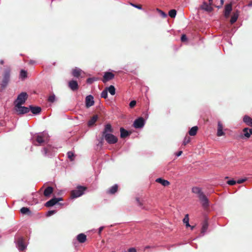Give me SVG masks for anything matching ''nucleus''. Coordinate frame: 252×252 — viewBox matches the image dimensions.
Returning <instances> with one entry per match:
<instances>
[{
  "instance_id": "obj_1",
  "label": "nucleus",
  "mask_w": 252,
  "mask_h": 252,
  "mask_svg": "<svg viewBox=\"0 0 252 252\" xmlns=\"http://www.w3.org/2000/svg\"><path fill=\"white\" fill-rule=\"evenodd\" d=\"M113 129L110 124H107L105 125L104 128L102 131V138L99 142V144H103V138H104L109 144H114L118 142L117 137L112 134Z\"/></svg>"
},
{
  "instance_id": "obj_2",
  "label": "nucleus",
  "mask_w": 252,
  "mask_h": 252,
  "mask_svg": "<svg viewBox=\"0 0 252 252\" xmlns=\"http://www.w3.org/2000/svg\"><path fill=\"white\" fill-rule=\"evenodd\" d=\"M32 138H35V141L37 143L33 141V144L37 146H41L43 143H47L49 141V136L46 131L36 133Z\"/></svg>"
},
{
  "instance_id": "obj_3",
  "label": "nucleus",
  "mask_w": 252,
  "mask_h": 252,
  "mask_svg": "<svg viewBox=\"0 0 252 252\" xmlns=\"http://www.w3.org/2000/svg\"><path fill=\"white\" fill-rule=\"evenodd\" d=\"M57 150V147H53L50 145H47L46 147L42 148L41 152L44 156L52 158L55 155Z\"/></svg>"
},
{
  "instance_id": "obj_4",
  "label": "nucleus",
  "mask_w": 252,
  "mask_h": 252,
  "mask_svg": "<svg viewBox=\"0 0 252 252\" xmlns=\"http://www.w3.org/2000/svg\"><path fill=\"white\" fill-rule=\"evenodd\" d=\"M10 77V68L7 67L5 69L3 75V79L0 84V87L2 89H4L8 84Z\"/></svg>"
},
{
  "instance_id": "obj_5",
  "label": "nucleus",
  "mask_w": 252,
  "mask_h": 252,
  "mask_svg": "<svg viewBox=\"0 0 252 252\" xmlns=\"http://www.w3.org/2000/svg\"><path fill=\"white\" fill-rule=\"evenodd\" d=\"M86 188L82 186H78L77 188L71 191V197L72 198H75L80 197L84 194Z\"/></svg>"
},
{
  "instance_id": "obj_6",
  "label": "nucleus",
  "mask_w": 252,
  "mask_h": 252,
  "mask_svg": "<svg viewBox=\"0 0 252 252\" xmlns=\"http://www.w3.org/2000/svg\"><path fill=\"white\" fill-rule=\"evenodd\" d=\"M28 95L26 92H22L17 96V99L15 100L14 105L24 104L27 99Z\"/></svg>"
},
{
  "instance_id": "obj_7",
  "label": "nucleus",
  "mask_w": 252,
  "mask_h": 252,
  "mask_svg": "<svg viewBox=\"0 0 252 252\" xmlns=\"http://www.w3.org/2000/svg\"><path fill=\"white\" fill-rule=\"evenodd\" d=\"M23 104L14 105V110L18 115H23L30 112V108L23 106Z\"/></svg>"
},
{
  "instance_id": "obj_8",
  "label": "nucleus",
  "mask_w": 252,
  "mask_h": 252,
  "mask_svg": "<svg viewBox=\"0 0 252 252\" xmlns=\"http://www.w3.org/2000/svg\"><path fill=\"white\" fill-rule=\"evenodd\" d=\"M146 124V120L142 117H139L133 122V126L136 129L142 128Z\"/></svg>"
},
{
  "instance_id": "obj_9",
  "label": "nucleus",
  "mask_w": 252,
  "mask_h": 252,
  "mask_svg": "<svg viewBox=\"0 0 252 252\" xmlns=\"http://www.w3.org/2000/svg\"><path fill=\"white\" fill-rule=\"evenodd\" d=\"M16 247L19 251H24L27 248L26 245L24 243V239L23 237H19L15 241Z\"/></svg>"
},
{
  "instance_id": "obj_10",
  "label": "nucleus",
  "mask_w": 252,
  "mask_h": 252,
  "mask_svg": "<svg viewBox=\"0 0 252 252\" xmlns=\"http://www.w3.org/2000/svg\"><path fill=\"white\" fill-rule=\"evenodd\" d=\"M87 240V237L84 233H80L77 235L76 239H74L72 241V243L74 245L76 244L77 241L80 243H83Z\"/></svg>"
},
{
  "instance_id": "obj_11",
  "label": "nucleus",
  "mask_w": 252,
  "mask_h": 252,
  "mask_svg": "<svg viewBox=\"0 0 252 252\" xmlns=\"http://www.w3.org/2000/svg\"><path fill=\"white\" fill-rule=\"evenodd\" d=\"M94 101L92 95H88L85 98V105L87 108H89L94 105Z\"/></svg>"
},
{
  "instance_id": "obj_12",
  "label": "nucleus",
  "mask_w": 252,
  "mask_h": 252,
  "mask_svg": "<svg viewBox=\"0 0 252 252\" xmlns=\"http://www.w3.org/2000/svg\"><path fill=\"white\" fill-rule=\"evenodd\" d=\"M211 2L208 4L206 2L204 1L202 3V4L200 6V8L202 10H203L208 12H210L213 10V8L211 6Z\"/></svg>"
},
{
  "instance_id": "obj_13",
  "label": "nucleus",
  "mask_w": 252,
  "mask_h": 252,
  "mask_svg": "<svg viewBox=\"0 0 252 252\" xmlns=\"http://www.w3.org/2000/svg\"><path fill=\"white\" fill-rule=\"evenodd\" d=\"M114 74L110 72H105L104 74L102 82L105 83L113 79L114 78Z\"/></svg>"
},
{
  "instance_id": "obj_14",
  "label": "nucleus",
  "mask_w": 252,
  "mask_h": 252,
  "mask_svg": "<svg viewBox=\"0 0 252 252\" xmlns=\"http://www.w3.org/2000/svg\"><path fill=\"white\" fill-rule=\"evenodd\" d=\"M199 198L203 207L206 208L209 206V200L204 194H202Z\"/></svg>"
},
{
  "instance_id": "obj_15",
  "label": "nucleus",
  "mask_w": 252,
  "mask_h": 252,
  "mask_svg": "<svg viewBox=\"0 0 252 252\" xmlns=\"http://www.w3.org/2000/svg\"><path fill=\"white\" fill-rule=\"evenodd\" d=\"M208 222L207 221V220H205L202 223V227H201V236H204L208 229Z\"/></svg>"
},
{
  "instance_id": "obj_16",
  "label": "nucleus",
  "mask_w": 252,
  "mask_h": 252,
  "mask_svg": "<svg viewBox=\"0 0 252 252\" xmlns=\"http://www.w3.org/2000/svg\"><path fill=\"white\" fill-rule=\"evenodd\" d=\"M29 108H30V111L31 110L32 113L34 115L39 114L41 111V108L39 106L34 107L32 105H30Z\"/></svg>"
},
{
  "instance_id": "obj_17",
  "label": "nucleus",
  "mask_w": 252,
  "mask_h": 252,
  "mask_svg": "<svg viewBox=\"0 0 252 252\" xmlns=\"http://www.w3.org/2000/svg\"><path fill=\"white\" fill-rule=\"evenodd\" d=\"M82 73H84V72L78 67H75L72 70V74L75 77L79 78L81 76Z\"/></svg>"
},
{
  "instance_id": "obj_18",
  "label": "nucleus",
  "mask_w": 252,
  "mask_h": 252,
  "mask_svg": "<svg viewBox=\"0 0 252 252\" xmlns=\"http://www.w3.org/2000/svg\"><path fill=\"white\" fill-rule=\"evenodd\" d=\"M232 9V4L231 3L227 4L225 5L224 15L226 18H227L229 16Z\"/></svg>"
},
{
  "instance_id": "obj_19",
  "label": "nucleus",
  "mask_w": 252,
  "mask_h": 252,
  "mask_svg": "<svg viewBox=\"0 0 252 252\" xmlns=\"http://www.w3.org/2000/svg\"><path fill=\"white\" fill-rule=\"evenodd\" d=\"M69 87L72 91H76L78 89V85L77 81L75 80H71L68 83Z\"/></svg>"
},
{
  "instance_id": "obj_20",
  "label": "nucleus",
  "mask_w": 252,
  "mask_h": 252,
  "mask_svg": "<svg viewBox=\"0 0 252 252\" xmlns=\"http://www.w3.org/2000/svg\"><path fill=\"white\" fill-rule=\"evenodd\" d=\"M118 186L117 184H115L107 190V193L109 194H114L118 190Z\"/></svg>"
},
{
  "instance_id": "obj_21",
  "label": "nucleus",
  "mask_w": 252,
  "mask_h": 252,
  "mask_svg": "<svg viewBox=\"0 0 252 252\" xmlns=\"http://www.w3.org/2000/svg\"><path fill=\"white\" fill-rule=\"evenodd\" d=\"M243 136L249 138L252 135V128L245 127L243 129Z\"/></svg>"
},
{
  "instance_id": "obj_22",
  "label": "nucleus",
  "mask_w": 252,
  "mask_h": 252,
  "mask_svg": "<svg viewBox=\"0 0 252 252\" xmlns=\"http://www.w3.org/2000/svg\"><path fill=\"white\" fill-rule=\"evenodd\" d=\"M120 136L122 138H125L126 137L130 135V132L125 129L123 127H121L120 129Z\"/></svg>"
},
{
  "instance_id": "obj_23",
  "label": "nucleus",
  "mask_w": 252,
  "mask_h": 252,
  "mask_svg": "<svg viewBox=\"0 0 252 252\" xmlns=\"http://www.w3.org/2000/svg\"><path fill=\"white\" fill-rule=\"evenodd\" d=\"M192 191L193 193L197 194L198 195V198H199L202 194H204V193L202 192L201 189L199 187L192 188Z\"/></svg>"
},
{
  "instance_id": "obj_24",
  "label": "nucleus",
  "mask_w": 252,
  "mask_h": 252,
  "mask_svg": "<svg viewBox=\"0 0 252 252\" xmlns=\"http://www.w3.org/2000/svg\"><path fill=\"white\" fill-rule=\"evenodd\" d=\"M243 122L248 126H252V118L248 115H245L243 117Z\"/></svg>"
},
{
  "instance_id": "obj_25",
  "label": "nucleus",
  "mask_w": 252,
  "mask_h": 252,
  "mask_svg": "<svg viewBox=\"0 0 252 252\" xmlns=\"http://www.w3.org/2000/svg\"><path fill=\"white\" fill-rule=\"evenodd\" d=\"M156 181L157 183L161 184L164 187L168 186L170 184V182L168 181L164 180L161 178L157 179Z\"/></svg>"
},
{
  "instance_id": "obj_26",
  "label": "nucleus",
  "mask_w": 252,
  "mask_h": 252,
  "mask_svg": "<svg viewBox=\"0 0 252 252\" xmlns=\"http://www.w3.org/2000/svg\"><path fill=\"white\" fill-rule=\"evenodd\" d=\"M98 119L97 115H94L88 122V125L91 127L93 126Z\"/></svg>"
},
{
  "instance_id": "obj_27",
  "label": "nucleus",
  "mask_w": 252,
  "mask_h": 252,
  "mask_svg": "<svg viewBox=\"0 0 252 252\" xmlns=\"http://www.w3.org/2000/svg\"><path fill=\"white\" fill-rule=\"evenodd\" d=\"M56 200V197L53 198L52 199H50V200L46 202V203L45 204V206L47 207H49L55 205L57 203V201Z\"/></svg>"
},
{
  "instance_id": "obj_28",
  "label": "nucleus",
  "mask_w": 252,
  "mask_h": 252,
  "mask_svg": "<svg viewBox=\"0 0 252 252\" xmlns=\"http://www.w3.org/2000/svg\"><path fill=\"white\" fill-rule=\"evenodd\" d=\"M239 15V12L237 10L235 12L233 13L232 16H231V19H230V23L231 24H233L235 22H236L237 20L238 17Z\"/></svg>"
},
{
  "instance_id": "obj_29",
  "label": "nucleus",
  "mask_w": 252,
  "mask_h": 252,
  "mask_svg": "<svg viewBox=\"0 0 252 252\" xmlns=\"http://www.w3.org/2000/svg\"><path fill=\"white\" fill-rule=\"evenodd\" d=\"M53 189L51 187H48L44 191V195L46 196H49L53 192Z\"/></svg>"
},
{
  "instance_id": "obj_30",
  "label": "nucleus",
  "mask_w": 252,
  "mask_h": 252,
  "mask_svg": "<svg viewBox=\"0 0 252 252\" xmlns=\"http://www.w3.org/2000/svg\"><path fill=\"white\" fill-rule=\"evenodd\" d=\"M197 130L198 127L197 126H193L189 131V134L190 136H194L196 134Z\"/></svg>"
},
{
  "instance_id": "obj_31",
  "label": "nucleus",
  "mask_w": 252,
  "mask_h": 252,
  "mask_svg": "<svg viewBox=\"0 0 252 252\" xmlns=\"http://www.w3.org/2000/svg\"><path fill=\"white\" fill-rule=\"evenodd\" d=\"M27 77V72L23 69L20 71L19 78L22 80H24Z\"/></svg>"
},
{
  "instance_id": "obj_32",
  "label": "nucleus",
  "mask_w": 252,
  "mask_h": 252,
  "mask_svg": "<svg viewBox=\"0 0 252 252\" xmlns=\"http://www.w3.org/2000/svg\"><path fill=\"white\" fill-rule=\"evenodd\" d=\"M106 89L111 95H113L115 94V88L114 86L111 85Z\"/></svg>"
},
{
  "instance_id": "obj_33",
  "label": "nucleus",
  "mask_w": 252,
  "mask_h": 252,
  "mask_svg": "<svg viewBox=\"0 0 252 252\" xmlns=\"http://www.w3.org/2000/svg\"><path fill=\"white\" fill-rule=\"evenodd\" d=\"M183 222L185 223L186 227H188V226H190V225L189 223V215H186L184 219H183Z\"/></svg>"
},
{
  "instance_id": "obj_34",
  "label": "nucleus",
  "mask_w": 252,
  "mask_h": 252,
  "mask_svg": "<svg viewBox=\"0 0 252 252\" xmlns=\"http://www.w3.org/2000/svg\"><path fill=\"white\" fill-rule=\"evenodd\" d=\"M20 212L22 214H26L31 213L30 209L27 207H22L20 210Z\"/></svg>"
},
{
  "instance_id": "obj_35",
  "label": "nucleus",
  "mask_w": 252,
  "mask_h": 252,
  "mask_svg": "<svg viewBox=\"0 0 252 252\" xmlns=\"http://www.w3.org/2000/svg\"><path fill=\"white\" fill-rule=\"evenodd\" d=\"M67 156L68 158L71 160L73 161L74 160V154L71 151H69L67 153Z\"/></svg>"
},
{
  "instance_id": "obj_36",
  "label": "nucleus",
  "mask_w": 252,
  "mask_h": 252,
  "mask_svg": "<svg viewBox=\"0 0 252 252\" xmlns=\"http://www.w3.org/2000/svg\"><path fill=\"white\" fill-rule=\"evenodd\" d=\"M136 200L138 206L142 208H144V207H143V201H143V200H141L139 198L137 197L136 198Z\"/></svg>"
},
{
  "instance_id": "obj_37",
  "label": "nucleus",
  "mask_w": 252,
  "mask_h": 252,
  "mask_svg": "<svg viewBox=\"0 0 252 252\" xmlns=\"http://www.w3.org/2000/svg\"><path fill=\"white\" fill-rule=\"evenodd\" d=\"M168 14L171 18H175L176 15V11L175 9H171L169 11Z\"/></svg>"
},
{
  "instance_id": "obj_38",
  "label": "nucleus",
  "mask_w": 252,
  "mask_h": 252,
  "mask_svg": "<svg viewBox=\"0 0 252 252\" xmlns=\"http://www.w3.org/2000/svg\"><path fill=\"white\" fill-rule=\"evenodd\" d=\"M108 95V91L107 89L104 90L101 93V97L104 98H106Z\"/></svg>"
},
{
  "instance_id": "obj_39",
  "label": "nucleus",
  "mask_w": 252,
  "mask_h": 252,
  "mask_svg": "<svg viewBox=\"0 0 252 252\" xmlns=\"http://www.w3.org/2000/svg\"><path fill=\"white\" fill-rule=\"evenodd\" d=\"M57 212V211L55 210H50V211H48L47 213H46V216L47 217H50L52 215L56 214Z\"/></svg>"
},
{
  "instance_id": "obj_40",
  "label": "nucleus",
  "mask_w": 252,
  "mask_h": 252,
  "mask_svg": "<svg viewBox=\"0 0 252 252\" xmlns=\"http://www.w3.org/2000/svg\"><path fill=\"white\" fill-rule=\"evenodd\" d=\"M56 96L54 94H53L49 96L48 97V101L50 102H54L55 101Z\"/></svg>"
},
{
  "instance_id": "obj_41",
  "label": "nucleus",
  "mask_w": 252,
  "mask_h": 252,
  "mask_svg": "<svg viewBox=\"0 0 252 252\" xmlns=\"http://www.w3.org/2000/svg\"><path fill=\"white\" fill-rule=\"evenodd\" d=\"M190 137H189V136H186L184 138V141H183V144L184 145H186L187 144H188L190 142Z\"/></svg>"
},
{
  "instance_id": "obj_42",
  "label": "nucleus",
  "mask_w": 252,
  "mask_h": 252,
  "mask_svg": "<svg viewBox=\"0 0 252 252\" xmlns=\"http://www.w3.org/2000/svg\"><path fill=\"white\" fill-rule=\"evenodd\" d=\"M217 135L218 136H221L224 135V133L223 131V129H217Z\"/></svg>"
},
{
  "instance_id": "obj_43",
  "label": "nucleus",
  "mask_w": 252,
  "mask_h": 252,
  "mask_svg": "<svg viewBox=\"0 0 252 252\" xmlns=\"http://www.w3.org/2000/svg\"><path fill=\"white\" fill-rule=\"evenodd\" d=\"M157 10L163 18L166 17L167 14L165 12L158 8Z\"/></svg>"
},
{
  "instance_id": "obj_44",
  "label": "nucleus",
  "mask_w": 252,
  "mask_h": 252,
  "mask_svg": "<svg viewBox=\"0 0 252 252\" xmlns=\"http://www.w3.org/2000/svg\"><path fill=\"white\" fill-rule=\"evenodd\" d=\"M95 80H96L94 78H89L87 80V83L88 84H91L93 83Z\"/></svg>"
},
{
  "instance_id": "obj_45",
  "label": "nucleus",
  "mask_w": 252,
  "mask_h": 252,
  "mask_svg": "<svg viewBox=\"0 0 252 252\" xmlns=\"http://www.w3.org/2000/svg\"><path fill=\"white\" fill-rule=\"evenodd\" d=\"M236 183H237V182L236 181H235L234 180H230L227 182V184L231 185V186L234 185Z\"/></svg>"
},
{
  "instance_id": "obj_46",
  "label": "nucleus",
  "mask_w": 252,
  "mask_h": 252,
  "mask_svg": "<svg viewBox=\"0 0 252 252\" xmlns=\"http://www.w3.org/2000/svg\"><path fill=\"white\" fill-rule=\"evenodd\" d=\"M136 104V102L135 100H132L130 102L129 105L130 108H133L135 106Z\"/></svg>"
},
{
  "instance_id": "obj_47",
  "label": "nucleus",
  "mask_w": 252,
  "mask_h": 252,
  "mask_svg": "<svg viewBox=\"0 0 252 252\" xmlns=\"http://www.w3.org/2000/svg\"><path fill=\"white\" fill-rule=\"evenodd\" d=\"M181 40L182 42H185L187 41L188 38L185 34H183L181 36Z\"/></svg>"
},
{
  "instance_id": "obj_48",
  "label": "nucleus",
  "mask_w": 252,
  "mask_h": 252,
  "mask_svg": "<svg viewBox=\"0 0 252 252\" xmlns=\"http://www.w3.org/2000/svg\"><path fill=\"white\" fill-rule=\"evenodd\" d=\"M218 129H223V125L220 121L218 123Z\"/></svg>"
},
{
  "instance_id": "obj_49",
  "label": "nucleus",
  "mask_w": 252,
  "mask_h": 252,
  "mask_svg": "<svg viewBox=\"0 0 252 252\" xmlns=\"http://www.w3.org/2000/svg\"><path fill=\"white\" fill-rule=\"evenodd\" d=\"M246 180H247V178H244V179H239V180H237L236 182H237V183H238V184H241V183H243V182H245Z\"/></svg>"
},
{
  "instance_id": "obj_50",
  "label": "nucleus",
  "mask_w": 252,
  "mask_h": 252,
  "mask_svg": "<svg viewBox=\"0 0 252 252\" xmlns=\"http://www.w3.org/2000/svg\"><path fill=\"white\" fill-rule=\"evenodd\" d=\"M104 226H100L99 228H98V233L99 235H101V232L103 230V229H104Z\"/></svg>"
},
{
  "instance_id": "obj_51",
  "label": "nucleus",
  "mask_w": 252,
  "mask_h": 252,
  "mask_svg": "<svg viewBox=\"0 0 252 252\" xmlns=\"http://www.w3.org/2000/svg\"><path fill=\"white\" fill-rule=\"evenodd\" d=\"M128 252H136V250L134 248H131L128 249Z\"/></svg>"
},
{
  "instance_id": "obj_52",
  "label": "nucleus",
  "mask_w": 252,
  "mask_h": 252,
  "mask_svg": "<svg viewBox=\"0 0 252 252\" xmlns=\"http://www.w3.org/2000/svg\"><path fill=\"white\" fill-rule=\"evenodd\" d=\"M133 7L135 8H136L138 9H140V10L142 9V7L140 5L135 4V5H133Z\"/></svg>"
},
{
  "instance_id": "obj_53",
  "label": "nucleus",
  "mask_w": 252,
  "mask_h": 252,
  "mask_svg": "<svg viewBox=\"0 0 252 252\" xmlns=\"http://www.w3.org/2000/svg\"><path fill=\"white\" fill-rule=\"evenodd\" d=\"M223 3H224V0H220V5L219 6H217V7L219 8H220V7H221L222 5L223 4Z\"/></svg>"
},
{
  "instance_id": "obj_54",
  "label": "nucleus",
  "mask_w": 252,
  "mask_h": 252,
  "mask_svg": "<svg viewBox=\"0 0 252 252\" xmlns=\"http://www.w3.org/2000/svg\"><path fill=\"white\" fill-rule=\"evenodd\" d=\"M182 154V151H179L178 153H176V156L179 157Z\"/></svg>"
},
{
  "instance_id": "obj_55",
  "label": "nucleus",
  "mask_w": 252,
  "mask_h": 252,
  "mask_svg": "<svg viewBox=\"0 0 252 252\" xmlns=\"http://www.w3.org/2000/svg\"><path fill=\"white\" fill-rule=\"evenodd\" d=\"M56 200L57 201V203H58L59 201L63 200V198L62 197L56 198Z\"/></svg>"
},
{
  "instance_id": "obj_56",
  "label": "nucleus",
  "mask_w": 252,
  "mask_h": 252,
  "mask_svg": "<svg viewBox=\"0 0 252 252\" xmlns=\"http://www.w3.org/2000/svg\"><path fill=\"white\" fill-rule=\"evenodd\" d=\"M248 6H250V7H252V1L250 2L248 5Z\"/></svg>"
},
{
  "instance_id": "obj_57",
  "label": "nucleus",
  "mask_w": 252,
  "mask_h": 252,
  "mask_svg": "<svg viewBox=\"0 0 252 252\" xmlns=\"http://www.w3.org/2000/svg\"><path fill=\"white\" fill-rule=\"evenodd\" d=\"M0 63L2 64L4 63V61L2 60H0Z\"/></svg>"
},
{
  "instance_id": "obj_58",
  "label": "nucleus",
  "mask_w": 252,
  "mask_h": 252,
  "mask_svg": "<svg viewBox=\"0 0 252 252\" xmlns=\"http://www.w3.org/2000/svg\"><path fill=\"white\" fill-rule=\"evenodd\" d=\"M30 63L32 64V63H35V62L31 60L30 61Z\"/></svg>"
},
{
  "instance_id": "obj_59",
  "label": "nucleus",
  "mask_w": 252,
  "mask_h": 252,
  "mask_svg": "<svg viewBox=\"0 0 252 252\" xmlns=\"http://www.w3.org/2000/svg\"><path fill=\"white\" fill-rule=\"evenodd\" d=\"M189 227H190V229H191V230H193V228H194V226H191V225H190V226H189Z\"/></svg>"
},
{
  "instance_id": "obj_60",
  "label": "nucleus",
  "mask_w": 252,
  "mask_h": 252,
  "mask_svg": "<svg viewBox=\"0 0 252 252\" xmlns=\"http://www.w3.org/2000/svg\"><path fill=\"white\" fill-rule=\"evenodd\" d=\"M130 4L133 7V5H135V4H134V3H130Z\"/></svg>"
},
{
  "instance_id": "obj_61",
  "label": "nucleus",
  "mask_w": 252,
  "mask_h": 252,
  "mask_svg": "<svg viewBox=\"0 0 252 252\" xmlns=\"http://www.w3.org/2000/svg\"><path fill=\"white\" fill-rule=\"evenodd\" d=\"M209 3L211 2L212 3L213 0H209Z\"/></svg>"
},
{
  "instance_id": "obj_62",
  "label": "nucleus",
  "mask_w": 252,
  "mask_h": 252,
  "mask_svg": "<svg viewBox=\"0 0 252 252\" xmlns=\"http://www.w3.org/2000/svg\"><path fill=\"white\" fill-rule=\"evenodd\" d=\"M149 248V246H147V247H146V249Z\"/></svg>"
}]
</instances>
